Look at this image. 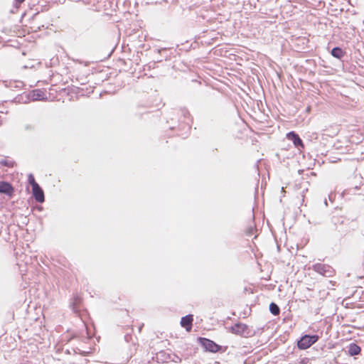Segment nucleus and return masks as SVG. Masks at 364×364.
Returning a JSON list of instances; mask_svg holds the SVG:
<instances>
[{
  "label": "nucleus",
  "instance_id": "obj_1",
  "mask_svg": "<svg viewBox=\"0 0 364 364\" xmlns=\"http://www.w3.org/2000/svg\"><path fill=\"white\" fill-rule=\"evenodd\" d=\"M319 337L317 335H304L297 342V346L301 350H306L316 343Z\"/></svg>",
  "mask_w": 364,
  "mask_h": 364
},
{
  "label": "nucleus",
  "instance_id": "obj_2",
  "mask_svg": "<svg viewBox=\"0 0 364 364\" xmlns=\"http://www.w3.org/2000/svg\"><path fill=\"white\" fill-rule=\"evenodd\" d=\"M230 331L234 334L243 337H249L252 335V330L250 327L242 323H237L231 326Z\"/></svg>",
  "mask_w": 364,
  "mask_h": 364
},
{
  "label": "nucleus",
  "instance_id": "obj_3",
  "mask_svg": "<svg viewBox=\"0 0 364 364\" xmlns=\"http://www.w3.org/2000/svg\"><path fill=\"white\" fill-rule=\"evenodd\" d=\"M202 346L206 350L212 353L218 352L221 349V346L215 343L214 341L205 338H200Z\"/></svg>",
  "mask_w": 364,
  "mask_h": 364
},
{
  "label": "nucleus",
  "instance_id": "obj_4",
  "mask_svg": "<svg viewBox=\"0 0 364 364\" xmlns=\"http://www.w3.org/2000/svg\"><path fill=\"white\" fill-rule=\"evenodd\" d=\"M313 269L316 272L325 277H331L333 273L331 267L324 264H316L313 266Z\"/></svg>",
  "mask_w": 364,
  "mask_h": 364
},
{
  "label": "nucleus",
  "instance_id": "obj_5",
  "mask_svg": "<svg viewBox=\"0 0 364 364\" xmlns=\"http://www.w3.org/2000/svg\"><path fill=\"white\" fill-rule=\"evenodd\" d=\"M14 188L9 182L0 181V193L11 196L14 193Z\"/></svg>",
  "mask_w": 364,
  "mask_h": 364
},
{
  "label": "nucleus",
  "instance_id": "obj_6",
  "mask_svg": "<svg viewBox=\"0 0 364 364\" xmlns=\"http://www.w3.org/2000/svg\"><path fill=\"white\" fill-rule=\"evenodd\" d=\"M287 137L289 140L292 141L294 146L296 147L304 148V144L299 136L294 132H290L287 134Z\"/></svg>",
  "mask_w": 364,
  "mask_h": 364
},
{
  "label": "nucleus",
  "instance_id": "obj_7",
  "mask_svg": "<svg viewBox=\"0 0 364 364\" xmlns=\"http://www.w3.org/2000/svg\"><path fill=\"white\" fill-rule=\"evenodd\" d=\"M33 196L38 203H43L45 200L44 193L39 185L32 188Z\"/></svg>",
  "mask_w": 364,
  "mask_h": 364
},
{
  "label": "nucleus",
  "instance_id": "obj_8",
  "mask_svg": "<svg viewBox=\"0 0 364 364\" xmlns=\"http://www.w3.org/2000/svg\"><path fill=\"white\" fill-rule=\"evenodd\" d=\"M193 318V315L188 314L181 318V325L184 327L187 331H190L192 328V323Z\"/></svg>",
  "mask_w": 364,
  "mask_h": 364
},
{
  "label": "nucleus",
  "instance_id": "obj_9",
  "mask_svg": "<svg viewBox=\"0 0 364 364\" xmlns=\"http://www.w3.org/2000/svg\"><path fill=\"white\" fill-rule=\"evenodd\" d=\"M28 97L33 101L42 100L46 98V94L41 90H34L29 94Z\"/></svg>",
  "mask_w": 364,
  "mask_h": 364
},
{
  "label": "nucleus",
  "instance_id": "obj_10",
  "mask_svg": "<svg viewBox=\"0 0 364 364\" xmlns=\"http://www.w3.org/2000/svg\"><path fill=\"white\" fill-rule=\"evenodd\" d=\"M347 351L349 355L354 356L360 353L361 348L357 344L352 343L347 347Z\"/></svg>",
  "mask_w": 364,
  "mask_h": 364
},
{
  "label": "nucleus",
  "instance_id": "obj_11",
  "mask_svg": "<svg viewBox=\"0 0 364 364\" xmlns=\"http://www.w3.org/2000/svg\"><path fill=\"white\" fill-rule=\"evenodd\" d=\"M331 55L338 58V59H341L343 55H344V52L343 51V50L339 48V47H336V48H333L332 50H331Z\"/></svg>",
  "mask_w": 364,
  "mask_h": 364
},
{
  "label": "nucleus",
  "instance_id": "obj_12",
  "mask_svg": "<svg viewBox=\"0 0 364 364\" xmlns=\"http://www.w3.org/2000/svg\"><path fill=\"white\" fill-rule=\"evenodd\" d=\"M269 311L270 312L274 315V316H277L280 313V309L278 306L277 304H276L274 302H272L270 304H269Z\"/></svg>",
  "mask_w": 364,
  "mask_h": 364
},
{
  "label": "nucleus",
  "instance_id": "obj_13",
  "mask_svg": "<svg viewBox=\"0 0 364 364\" xmlns=\"http://www.w3.org/2000/svg\"><path fill=\"white\" fill-rule=\"evenodd\" d=\"M28 182L31 185L32 188H33L36 186H38V184L36 182L35 178L32 174L28 175Z\"/></svg>",
  "mask_w": 364,
  "mask_h": 364
},
{
  "label": "nucleus",
  "instance_id": "obj_14",
  "mask_svg": "<svg viewBox=\"0 0 364 364\" xmlns=\"http://www.w3.org/2000/svg\"><path fill=\"white\" fill-rule=\"evenodd\" d=\"M33 129H34V127L32 124H26L25 126V129L26 130H33Z\"/></svg>",
  "mask_w": 364,
  "mask_h": 364
},
{
  "label": "nucleus",
  "instance_id": "obj_15",
  "mask_svg": "<svg viewBox=\"0 0 364 364\" xmlns=\"http://www.w3.org/2000/svg\"><path fill=\"white\" fill-rule=\"evenodd\" d=\"M16 4H21L23 3L25 0H15Z\"/></svg>",
  "mask_w": 364,
  "mask_h": 364
}]
</instances>
